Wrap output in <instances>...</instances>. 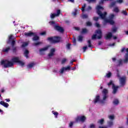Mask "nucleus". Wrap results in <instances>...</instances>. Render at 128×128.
Segmentation results:
<instances>
[{"label":"nucleus","mask_w":128,"mask_h":128,"mask_svg":"<svg viewBox=\"0 0 128 128\" xmlns=\"http://www.w3.org/2000/svg\"><path fill=\"white\" fill-rule=\"evenodd\" d=\"M112 0H101L100 2H99V4H104V2H112Z\"/></svg>","instance_id":"c85d7f7f"},{"label":"nucleus","mask_w":128,"mask_h":128,"mask_svg":"<svg viewBox=\"0 0 128 128\" xmlns=\"http://www.w3.org/2000/svg\"><path fill=\"white\" fill-rule=\"evenodd\" d=\"M88 18V16L86 14H84L82 15V18L84 19V18Z\"/></svg>","instance_id":"e433bc0d"},{"label":"nucleus","mask_w":128,"mask_h":128,"mask_svg":"<svg viewBox=\"0 0 128 128\" xmlns=\"http://www.w3.org/2000/svg\"><path fill=\"white\" fill-rule=\"evenodd\" d=\"M122 14H124V16H128V12H126V10H122Z\"/></svg>","instance_id":"a18cd8bd"},{"label":"nucleus","mask_w":128,"mask_h":128,"mask_svg":"<svg viewBox=\"0 0 128 128\" xmlns=\"http://www.w3.org/2000/svg\"><path fill=\"white\" fill-rule=\"evenodd\" d=\"M112 86V84H114V83H112V80H110L108 84V86Z\"/></svg>","instance_id":"5fc2aeb1"},{"label":"nucleus","mask_w":128,"mask_h":128,"mask_svg":"<svg viewBox=\"0 0 128 128\" xmlns=\"http://www.w3.org/2000/svg\"><path fill=\"white\" fill-rule=\"evenodd\" d=\"M82 34H86L88 32V30L86 28H83L82 32Z\"/></svg>","instance_id":"79ce46f5"},{"label":"nucleus","mask_w":128,"mask_h":128,"mask_svg":"<svg viewBox=\"0 0 128 128\" xmlns=\"http://www.w3.org/2000/svg\"><path fill=\"white\" fill-rule=\"evenodd\" d=\"M104 100H104V98H103L102 100H100V104H105L106 102Z\"/></svg>","instance_id":"bf43d9fd"},{"label":"nucleus","mask_w":128,"mask_h":128,"mask_svg":"<svg viewBox=\"0 0 128 128\" xmlns=\"http://www.w3.org/2000/svg\"><path fill=\"white\" fill-rule=\"evenodd\" d=\"M62 40V38L60 36H54V44L60 42Z\"/></svg>","instance_id":"4468645a"},{"label":"nucleus","mask_w":128,"mask_h":128,"mask_svg":"<svg viewBox=\"0 0 128 128\" xmlns=\"http://www.w3.org/2000/svg\"><path fill=\"white\" fill-rule=\"evenodd\" d=\"M66 58H63L62 60L61 64H66Z\"/></svg>","instance_id":"37998d69"},{"label":"nucleus","mask_w":128,"mask_h":128,"mask_svg":"<svg viewBox=\"0 0 128 128\" xmlns=\"http://www.w3.org/2000/svg\"><path fill=\"white\" fill-rule=\"evenodd\" d=\"M0 104L4 106V108H8L9 104L7 102H4V101H0Z\"/></svg>","instance_id":"dca6fc26"},{"label":"nucleus","mask_w":128,"mask_h":128,"mask_svg":"<svg viewBox=\"0 0 128 128\" xmlns=\"http://www.w3.org/2000/svg\"><path fill=\"white\" fill-rule=\"evenodd\" d=\"M100 101V96H96L94 100V104H96V102H98Z\"/></svg>","instance_id":"f3484780"},{"label":"nucleus","mask_w":128,"mask_h":128,"mask_svg":"<svg viewBox=\"0 0 128 128\" xmlns=\"http://www.w3.org/2000/svg\"><path fill=\"white\" fill-rule=\"evenodd\" d=\"M34 32H26L24 34L25 36H34Z\"/></svg>","instance_id":"a211bd4d"},{"label":"nucleus","mask_w":128,"mask_h":128,"mask_svg":"<svg viewBox=\"0 0 128 128\" xmlns=\"http://www.w3.org/2000/svg\"><path fill=\"white\" fill-rule=\"evenodd\" d=\"M30 54V52L28 50H26L24 52V56L26 58H28V54Z\"/></svg>","instance_id":"aec40b11"},{"label":"nucleus","mask_w":128,"mask_h":128,"mask_svg":"<svg viewBox=\"0 0 128 128\" xmlns=\"http://www.w3.org/2000/svg\"><path fill=\"white\" fill-rule=\"evenodd\" d=\"M114 14H111L109 16L108 18L106 20V22H108L112 26L114 24Z\"/></svg>","instance_id":"423d86ee"},{"label":"nucleus","mask_w":128,"mask_h":128,"mask_svg":"<svg viewBox=\"0 0 128 128\" xmlns=\"http://www.w3.org/2000/svg\"><path fill=\"white\" fill-rule=\"evenodd\" d=\"M114 12H120V10H118V7H116L114 9Z\"/></svg>","instance_id":"4c0bfd02"},{"label":"nucleus","mask_w":128,"mask_h":128,"mask_svg":"<svg viewBox=\"0 0 128 128\" xmlns=\"http://www.w3.org/2000/svg\"><path fill=\"white\" fill-rule=\"evenodd\" d=\"M70 46H72V44H68L66 46V48L67 50H70Z\"/></svg>","instance_id":"a19ab883"},{"label":"nucleus","mask_w":128,"mask_h":128,"mask_svg":"<svg viewBox=\"0 0 128 128\" xmlns=\"http://www.w3.org/2000/svg\"><path fill=\"white\" fill-rule=\"evenodd\" d=\"M12 62H10L8 60H2L0 62L1 66H4V68H10L14 66V62L18 63L20 62V59L18 57H14L12 59Z\"/></svg>","instance_id":"f257e3e1"},{"label":"nucleus","mask_w":128,"mask_h":128,"mask_svg":"<svg viewBox=\"0 0 128 128\" xmlns=\"http://www.w3.org/2000/svg\"><path fill=\"white\" fill-rule=\"evenodd\" d=\"M113 104H114L115 106H118V104H120V101H118V99H115V100L113 101Z\"/></svg>","instance_id":"a878e982"},{"label":"nucleus","mask_w":128,"mask_h":128,"mask_svg":"<svg viewBox=\"0 0 128 128\" xmlns=\"http://www.w3.org/2000/svg\"><path fill=\"white\" fill-rule=\"evenodd\" d=\"M52 112L53 114L54 115L55 118H57L58 116V113L57 112H54V111Z\"/></svg>","instance_id":"7c9ffc66"},{"label":"nucleus","mask_w":128,"mask_h":128,"mask_svg":"<svg viewBox=\"0 0 128 128\" xmlns=\"http://www.w3.org/2000/svg\"><path fill=\"white\" fill-rule=\"evenodd\" d=\"M106 76L108 78H110V76H112V72H109L108 74H106Z\"/></svg>","instance_id":"8fccbe9b"},{"label":"nucleus","mask_w":128,"mask_h":128,"mask_svg":"<svg viewBox=\"0 0 128 128\" xmlns=\"http://www.w3.org/2000/svg\"><path fill=\"white\" fill-rule=\"evenodd\" d=\"M28 44L26 42H24L22 46H21V48H26V46H28Z\"/></svg>","instance_id":"2f4dec72"},{"label":"nucleus","mask_w":128,"mask_h":128,"mask_svg":"<svg viewBox=\"0 0 128 128\" xmlns=\"http://www.w3.org/2000/svg\"><path fill=\"white\" fill-rule=\"evenodd\" d=\"M84 38L82 37V36H78V42H82V40H83Z\"/></svg>","instance_id":"f704fd0d"},{"label":"nucleus","mask_w":128,"mask_h":128,"mask_svg":"<svg viewBox=\"0 0 128 128\" xmlns=\"http://www.w3.org/2000/svg\"><path fill=\"white\" fill-rule=\"evenodd\" d=\"M34 66V62L30 63L28 65V68H32Z\"/></svg>","instance_id":"c756f323"},{"label":"nucleus","mask_w":128,"mask_h":128,"mask_svg":"<svg viewBox=\"0 0 128 128\" xmlns=\"http://www.w3.org/2000/svg\"><path fill=\"white\" fill-rule=\"evenodd\" d=\"M104 118H102L98 120V123L100 124L101 125L104 124Z\"/></svg>","instance_id":"393cba45"},{"label":"nucleus","mask_w":128,"mask_h":128,"mask_svg":"<svg viewBox=\"0 0 128 128\" xmlns=\"http://www.w3.org/2000/svg\"><path fill=\"white\" fill-rule=\"evenodd\" d=\"M47 40H48V42H52L53 44H54V37H48L47 38Z\"/></svg>","instance_id":"4be33fe9"},{"label":"nucleus","mask_w":128,"mask_h":128,"mask_svg":"<svg viewBox=\"0 0 128 128\" xmlns=\"http://www.w3.org/2000/svg\"><path fill=\"white\" fill-rule=\"evenodd\" d=\"M120 84L121 86H124L126 84V78L122 77L120 78Z\"/></svg>","instance_id":"ddd939ff"},{"label":"nucleus","mask_w":128,"mask_h":128,"mask_svg":"<svg viewBox=\"0 0 128 128\" xmlns=\"http://www.w3.org/2000/svg\"><path fill=\"white\" fill-rule=\"evenodd\" d=\"M50 24L52 26V24H56V22L54 21H51L49 22Z\"/></svg>","instance_id":"603ef678"},{"label":"nucleus","mask_w":128,"mask_h":128,"mask_svg":"<svg viewBox=\"0 0 128 128\" xmlns=\"http://www.w3.org/2000/svg\"><path fill=\"white\" fill-rule=\"evenodd\" d=\"M83 52H85L86 50V49L88 48V46H85L83 47Z\"/></svg>","instance_id":"13d9d810"},{"label":"nucleus","mask_w":128,"mask_h":128,"mask_svg":"<svg viewBox=\"0 0 128 128\" xmlns=\"http://www.w3.org/2000/svg\"><path fill=\"white\" fill-rule=\"evenodd\" d=\"M88 2H94L96 0H86Z\"/></svg>","instance_id":"e2e57ef3"},{"label":"nucleus","mask_w":128,"mask_h":128,"mask_svg":"<svg viewBox=\"0 0 128 128\" xmlns=\"http://www.w3.org/2000/svg\"><path fill=\"white\" fill-rule=\"evenodd\" d=\"M96 14L99 16L100 18L102 20H104V18H106V14H108V13L106 12H104V14L100 10H104V8L98 5L96 6Z\"/></svg>","instance_id":"f03ea898"},{"label":"nucleus","mask_w":128,"mask_h":128,"mask_svg":"<svg viewBox=\"0 0 128 128\" xmlns=\"http://www.w3.org/2000/svg\"><path fill=\"white\" fill-rule=\"evenodd\" d=\"M68 2L74 3V0H68Z\"/></svg>","instance_id":"338daca9"},{"label":"nucleus","mask_w":128,"mask_h":128,"mask_svg":"<svg viewBox=\"0 0 128 128\" xmlns=\"http://www.w3.org/2000/svg\"><path fill=\"white\" fill-rule=\"evenodd\" d=\"M76 12H78V10H76L75 12H73V16H76Z\"/></svg>","instance_id":"774afa93"},{"label":"nucleus","mask_w":128,"mask_h":128,"mask_svg":"<svg viewBox=\"0 0 128 128\" xmlns=\"http://www.w3.org/2000/svg\"><path fill=\"white\" fill-rule=\"evenodd\" d=\"M102 34L98 36V40H100V38H102Z\"/></svg>","instance_id":"680f3d73"},{"label":"nucleus","mask_w":128,"mask_h":128,"mask_svg":"<svg viewBox=\"0 0 128 128\" xmlns=\"http://www.w3.org/2000/svg\"><path fill=\"white\" fill-rule=\"evenodd\" d=\"M60 10H58L56 14H51L50 17L52 18H54L56 16H60Z\"/></svg>","instance_id":"6e6552de"},{"label":"nucleus","mask_w":128,"mask_h":128,"mask_svg":"<svg viewBox=\"0 0 128 128\" xmlns=\"http://www.w3.org/2000/svg\"><path fill=\"white\" fill-rule=\"evenodd\" d=\"M33 36L32 40L34 41L38 40H40V37L38 36L36 33H34V35H33Z\"/></svg>","instance_id":"6ab92c4d"},{"label":"nucleus","mask_w":128,"mask_h":128,"mask_svg":"<svg viewBox=\"0 0 128 128\" xmlns=\"http://www.w3.org/2000/svg\"><path fill=\"white\" fill-rule=\"evenodd\" d=\"M70 70V66H68L67 67H63L60 70V74H64V70Z\"/></svg>","instance_id":"f8f14e48"},{"label":"nucleus","mask_w":128,"mask_h":128,"mask_svg":"<svg viewBox=\"0 0 128 128\" xmlns=\"http://www.w3.org/2000/svg\"><path fill=\"white\" fill-rule=\"evenodd\" d=\"M10 50V47L8 46L5 49H3L2 52H8V50Z\"/></svg>","instance_id":"bb28decb"},{"label":"nucleus","mask_w":128,"mask_h":128,"mask_svg":"<svg viewBox=\"0 0 128 128\" xmlns=\"http://www.w3.org/2000/svg\"><path fill=\"white\" fill-rule=\"evenodd\" d=\"M55 52H56V48H52L50 50V52L48 54V56H49V58H52V56H54Z\"/></svg>","instance_id":"9d476101"},{"label":"nucleus","mask_w":128,"mask_h":128,"mask_svg":"<svg viewBox=\"0 0 128 128\" xmlns=\"http://www.w3.org/2000/svg\"><path fill=\"white\" fill-rule=\"evenodd\" d=\"M112 34L110 32L106 34V40H110V38H112Z\"/></svg>","instance_id":"412c9836"},{"label":"nucleus","mask_w":128,"mask_h":128,"mask_svg":"<svg viewBox=\"0 0 128 128\" xmlns=\"http://www.w3.org/2000/svg\"><path fill=\"white\" fill-rule=\"evenodd\" d=\"M86 26H92V22H86Z\"/></svg>","instance_id":"49530a36"},{"label":"nucleus","mask_w":128,"mask_h":128,"mask_svg":"<svg viewBox=\"0 0 128 128\" xmlns=\"http://www.w3.org/2000/svg\"><path fill=\"white\" fill-rule=\"evenodd\" d=\"M122 0H116V2H118L119 4H122Z\"/></svg>","instance_id":"052dcab7"},{"label":"nucleus","mask_w":128,"mask_h":128,"mask_svg":"<svg viewBox=\"0 0 128 128\" xmlns=\"http://www.w3.org/2000/svg\"><path fill=\"white\" fill-rule=\"evenodd\" d=\"M118 66H122V59H120L118 60Z\"/></svg>","instance_id":"c9c22d12"},{"label":"nucleus","mask_w":128,"mask_h":128,"mask_svg":"<svg viewBox=\"0 0 128 128\" xmlns=\"http://www.w3.org/2000/svg\"><path fill=\"white\" fill-rule=\"evenodd\" d=\"M88 48H92V42H91L90 40H88Z\"/></svg>","instance_id":"72a5a7b5"},{"label":"nucleus","mask_w":128,"mask_h":128,"mask_svg":"<svg viewBox=\"0 0 128 128\" xmlns=\"http://www.w3.org/2000/svg\"><path fill=\"white\" fill-rule=\"evenodd\" d=\"M120 88L119 86H116L114 84H112V88L113 90L112 94H116V92H118V88Z\"/></svg>","instance_id":"9b49d317"},{"label":"nucleus","mask_w":128,"mask_h":128,"mask_svg":"<svg viewBox=\"0 0 128 128\" xmlns=\"http://www.w3.org/2000/svg\"><path fill=\"white\" fill-rule=\"evenodd\" d=\"M96 34H93L92 38V40H96Z\"/></svg>","instance_id":"3c124183"},{"label":"nucleus","mask_w":128,"mask_h":128,"mask_svg":"<svg viewBox=\"0 0 128 128\" xmlns=\"http://www.w3.org/2000/svg\"><path fill=\"white\" fill-rule=\"evenodd\" d=\"M42 42H37L36 43H34V45L35 46H39V44H42Z\"/></svg>","instance_id":"ea45409f"},{"label":"nucleus","mask_w":128,"mask_h":128,"mask_svg":"<svg viewBox=\"0 0 128 128\" xmlns=\"http://www.w3.org/2000/svg\"><path fill=\"white\" fill-rule=\"evenodd\" d=\"M108 128H112V126H114V122H112V121H108Z\"/></svg>","instance_id":"5701e85b"},{"label":"nucleus","mask_w":128,"mask_h":128,"mask_svg":"<svg viewBox=\"0 0 128 128\" xmlns=\"http://www.w3.org/2000/svg\"><path fill=\"white\" fill-rule=\"evenodd\" d=\"M76 122H84L86 120V117L84 116H78L75 118Z\"/></svg>","instance_id":"7ed1b4c3"},{"label":"nucleus","mask_w":128,"mask_h":128,"mask_svg":"<svg viewBox=\"0 0 128 128\" xmlns=\"http://www.w3.org/2000/svg\"><path fill=\"white\" fill-rule=\"evenodd\" d=\"M54 29L56 30H57V32H64V30L62 27L58 26V25H56L54 26Z\"/></svg>","instance_id":"0eeeda50"},{"label":"nucleus","mask_w":128,"mask_h":128,"mask_svg":"<svg viewBox=\"0 0 128 128\" xmlns=\"http://www.w3.org/2000/svg\"><path fill=\"white\" fill-rule=\"evenodd\" d=\"M48 48H50V46H47L46 47H44V48H40V54H42V52H46V50H48Z\"/></svg>","instance_id":"2eb2a0df"},{"label":"nucleus","mask_w":128,"mask_h":128,"mask_svg":"<svg viewBox=\"0 0 128 128\" xmlns=\"http://www.w3.org/2000/svg\"><path fill=\"white\" fill-rule=\"evenodd\" d=\"M108 90L104 89L102 90V94H104L103 96V100H106V98H108Z\"/></svg>","instance_id":"1a4fd4ad"},{"label":"nucleus","mask_w":128,"mask_h":128,"mask_svg":"<svg viewBox=\"0 0 128 128\" xmlns=\"http://www.w3.org/2000/svg\"><path fill=\"white\" fill-rule=\"evenodd\" d=\"M90 128H96V125L94 124H92L90 126Z\"/></svg>","instance_id":"09e8293b"},{"label":"nucleus","mask_w":128,"mask_h":128,"mask_svg":"<svg viewBox=\"0 0 128 128\" xmlns=\"http://www.w3.org/2000/svg\"><path fill=\"white\" fill-rule=\"evenodd\" d=\"M74 122H70V123L69 124V126L70 128H72V126H74Z\"/></svg>","instance_id":"6e6d98bb"},{"label":"nucleus","mask_w":128,"mask_h":128,"mask_svg":"<svg viewBox=\"0 0 128 128\" xmlns=\"http://www.w3.org/2000/svg\"><path fill=\"white\" fill-rule=\"evenodd\" d=\"M124 50L126 52L125 54L124 58V59L123 60L124 64H128V48H122L121 50V52H124Z\"/></svg>","instance_id":"39448f33"},{"label":"nucleus","mask_w":128,"mask_h":128,"mask_svg":"<svg viewBox=\"0 0 128 128\" xmlns=\"http://www.w3.org/2000/svg\"><path fill=\"white\" fill-rule=\"evenodd\" d=\"M118 30V28H112V32H116V30Z\"/></svg>","instance_id":"de8ad7c7"},{"label":"nucleus","mask_w":128,"mask_h":128,"mask_svg":"<svg viewBox=\"0 0 128 128\" xmlns=\"http://www.w3.org/2000/svg\"><path fill=\"white\" fill-rule=\"evenodd\" d=\"M93 20H95V22H98V20H100V17L94 16V17Z\"/></svg>","instance_id":"c03bdc74"},{"label":"nucleus","mask_w":128,"mask_h":128,"mask_svg":"<svg viewBox=\"0 0 128 128\" xmlns=\"http://www.w3.org/2000/svg\"><path fill=\"white\" fill-rule=\"evenodd\" d=\"M95 26H96V28H100V24L96 22L95 24Z\"/></svg>","instance_id":"4d7b16f0"},{"label":"nucleus","mask_w":128,"mask_h":128,"mask_svg":"<svg viewBox=\"0 0 128 128\" xmlns=\"http://www.w3.org/2000/svg\"><path fill=\"white\" fill-rule=\"evenodd\" d=\"M116 1L112 2L109 5V7L110 8H113V6H116Z\"/></svg>","instance_id":"b1692460"},{"label":"nucleus","mask_w":128,"mask_h":128,"mask_svg":"<svg viewBox=\"0 0 128 128\" xmlns=\"http://www.w3.org/2000/svg\"><path fill=\"white\" fill-rule=\"evenodd\" d=\"M108 118L113 120H114V115H110L108 116Z\"/></svg>","instance_id":"58836bf2"},{"label":"nucleus","mask_w":128,"mask_h":128,"mask_svg":"<svg viewBox=\"0 0 128 128\" xmlns=\"http://www.w3.org/2000/svg\"><path fill=\"white\" fill-rule=\"evenodd\" d=\"M95 32L99 35L102 34V30H96Z\"/></svg>","instance_id":"cd10ccee"},{"label":"nucleus","mask_w":128,"mask_h":128,"mask_svg":"<svg viewBox=\"0 0 128 128\" xmlns=\"http://www.w3.org/2000/svg\"><path fill=\"white\" fill-rule=\"evenodd\" d=\"M73 42L74 44H76V38H74Z\"/></svg>","instance_id":"69168bd1"},{"label":"nucleus","mask_w":128,"mask_h":128,"mask_svg":"<svg viewBox=\"0 0 128 128\" xmlns=\"http://www.w3.org/2000/svg\"><path fill=\"white\" fill-rule=\"evenodd\" d=\"M8 44L11 43V46L12 48L16 45V38H12V35H10L8 37V40H7Z\"/></svg>","instance_id":"20e7f679"},{"label":"nucleus","mask_w":128,"mask_h":128,"mask_svg":"<svg viewBox=\"0 0 128 128\" xmlns=\"http://www.w3.org/2000/svg\"><path fill=\"white\" fill-rule=\"evenodd\" d=\"M18 64L21 66H24V62H22V61H21L20 60Z\"/></svg>","instance_id":"473e14b6"},{"label":"nucleus","mask_w":128,"mask_h":128,"mask_svg":"<svg viewBox=\"0 0 128 128\" xmlns=\"http://www.w3.org/2000/svg\"><path fill=\"white\" fill-rule=\"evenodd\" d=\"M46 34V32H44L40 33L41 36H44V34Z\"/></svg>","instance_id":"0e129e2a"},{"label":"nucleus","mask_w":128,"mask_h":128,"mask_svg":"<svg viewBox=\"0 0 128 128\" xmlns=\"http://www.w3.org/2000/svg\"><path fill=\"white\" fill-rule=\"evenodd\" d=\"M12 52H13L14 54H16V47H14V48H12Z\"/></svg>","instance_id":"864d4df0"}]
</instances>
